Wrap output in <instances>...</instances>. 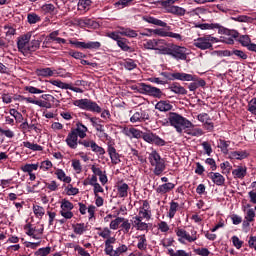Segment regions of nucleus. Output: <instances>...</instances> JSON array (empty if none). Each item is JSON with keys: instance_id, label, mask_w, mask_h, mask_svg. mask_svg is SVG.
<instances>
[{"instance_id": "25", "label": "nucleus", "mask_w": 256, "mask_h": 256, "mask_svg": "<svg viewBox=\"0 0 256 256\" xmlns=\"http://www.w3.org/2000/svg\"><path fill=\"white\" fill-rule=\"evenodd\" d=\"M66 143L70 149H77V134L73 130L70 134H68L66 138Z\"/></svg>"}, {"instance_id": "59", "label": "nucleus", "mask_w": 256, "mask_h": 256, "mask_svg": "<svg viewBox=\"0 0 256 256\" xmlns=\"http://www.w3.org/2000/svg\"><path fill=\"white\" fill-rule=\"evenodd\" d=\"M51 253V247L39 248L36 252V256H47Z\"/></svg>"}, {"instance_id": "47", "label": "nucleus", "mask_w": 256, "mask_h": 256, "mask_svg": "<svg viewBox=\"0 0 256 256\" xmlns=\"http://www.w3.org/2000/svg\"><path fill=\"white\" fill-rule=\"evenodd\" d=\"M123 219V217H117L116 219L112 220L109 225L110 229L117 231V229H119V225H122Z\"/></svg>"}, {"instance_id": "2", "label": "nucleus", "mask_w": 256, "mask_h": 256, "mask_svg": "<svg viewBox=\"0 0 256 256\" xmlns=\"http://www.w3.org/2000/svg\"><path fill=\"white\" fill-rule=\"evenodd\" d=\"M148 161L151 167H154V175H161L165 171V160L161 158V155L156 150H153L148 155Z\"/></svg>"}, {"instance_id": "63", "label": "nucleus", "mask_w": 256, "mask_h": 256, "mask_svg": "<svg viewBox=\"0 0 256 256\" xmlns=\"http://www.w3.org/2000/svg\"><path fill=\"white\" fill-rule=\"evenodd\" d=\"M66 193L67 195H77L79 193V188H75L70 184L66 187Z\"/></svg>"}, {"instance_id": "10", "label": "nucleus", "mask_w": 256, "mask_h": 256, "mask_svg": "<svg viewBox=\"0 0 256 256\" xmlns=\"http://www.w3.org/2000/svg\"><path fill=\"white\" fill-rule=\"evenodd\" d=\"M171 57L177 59V61H186L187 60V48L183 46H178L172 44V54Z\"/></svg>"}, {"instance_id": "39", "label": "nucleus", "mask_w": 256, "mask_h": 256, "mask_svg": "<svg viewBox=\"0 0 256 256\" xmlns=\"http://www.w3.org/2000/svg\"><path fill=\"white\" fill-rule=\"evenodd\" d=\"M198 121H201L204 125H208V127L213 128V123H211V118H209V114L207 113L199 114Z\"/></svg>"}, {"instance_id": "41", "label": "nucleus", "mask_w": 256, "mask_h": 256, "mask_svg": "<svg viewBox=\"0 0 256 256\" xmlns=\"http://www.w3.org/2000/svg\"><path fill=\"white\" fill-rule=\"evenodd\" d=\"M24 147L26 149H30L31 151H43V146L35 143H31L29 141L23 142Z\"/></svg>"}, {"instance_id": "37", "label": "nucleus", "mask_w": 256, "mask_h": 256, "mask_svg": "<svg viewBox=\"0 0 256 256\" xmlns=\"http://www.w3.org/2000/svg\"><path fill=\"white\" fill-rule=\"evenodd\" d=\"M156 109H158V111H171L173 106L167 101H160L156 104Z\"/></svg>"}, {"instance_id": "61", "label": "nucleus", "mask_w": 256, "mask_h": 256, "mask_svg": "<svg viewBox=\"0 0 256 256\" xmlns=\"http://www.w3.org/2000/svg\"><path fill=\"white\" fill-rule=\"evenodd\" d=\"M155 135L153 133L147 132L142 134V138L146 143H154L155 141Z\"/></svg>"}, {"instance_id": "8", "label": "nucleus", "mask_w": 256, "mask_h": 256, "mask_svg": "<svg viewBox=\"0 0 256 256\" xmlns=\"http://www.w3.org/2000/svg\"><path fill=\"white\" fill-rule=\"evenodd\" d=\"M73 203H71L67 199H63L60 205V215L64 217L66 220L73 219Z\"/></svg>"}, {"instance_id": "55", "label": "nucleus", "mask_w": 256, "mask_h": 256, "mask_svg": "<svg viewBox=\"0 0 256 256\" xmlns=\"http://www.w3.org/2000/svg\"><path fill=\"white\" fill-rule=\"evenodd\" d=\"M117 45H118V47H120V49H122V51H129V49H131V47H129V45H127V39H125V38H120L117 41Z\"/></svg>"}, {"instance_id": "9", "label": "nucleus", "mask_w": 256, "mask_h": 256, "mask_svg": "<svg viewBox=\"0 0 256 256\" xmlns=\"http://www.w3.org/2000/svg\"><path fill=\"white\" fill-rule=\"evenodd\" d=\"M140 91L141 93H145L146 95H150L151 97H157L158 99H161V96L163 95L161 89L153 87L151 85H147L145 83H140Z\"/></svg>"}, {"instance_id": "12", "label": "nucleus", "mask_w": 256, "mask_h": 256, "mask_svg": "<svg viewBox=\"0 0 256 256\" xmlns=\"http://www.w3.org/2000/svg\"><path fill=\"white\" fill-rule=\"evenodd\" d=\"M71 45H75L77 49H101V42H79L70 41Z\"/></svg>"}, {"instance_id": "16", "label": "nucleus", "mask_w": 256, "mask_h": 256, "mask_svg": "<svg viewBox=\"0 0 256 256\" xmlns=\"http://www.w3.org/2000/svg\"><path fill=\"white\" fill-rule=\"evenodd\" d=\"M132 225L136 231H147V229H149V225L136 216L133 217Z\"/></svg>"}, {"instance_id": "3", "label": "nucleus", "mask_w": 256, "mask_h": 256, "mask_svg": "<svg viewBox=\"0 0 256 256\" xmlns=\"http://www.w3.org/2000/svg\"><path fill=\"white\" fill-rule=\"evenodd\" d=\"M168 119L172 127H175V129H191V127H193V123H191V121L175 112H171Z\"/></svg>"}, {"instance_id": "15", "label": "nucleus", "mask_w": 256, "mask_h": 256, "mask_svg": "<svg viewBox=\"0 0 256 256\" xmlns=\"http://www.w3.org/2000/svg\"><path fill=\"white\" fill-rule=\"evenodd\" d=\"M209 179L214 182L215 185L221 186L225 185V177L219 172H210L208 174Z\"/></svg>"}, {"instance_id": "18", "label": "nucleus", "mask_w": 256, "mask_h": 256, "mask_svg": "<svg viewBox=\"0 0 256 256\" xmlns=\"http://www.w3.org/2000/svg\"><path fill=\"white\" fill-rule=\"evenodd\" d=\"M248 157L249 152L247 150L232 151L229 153V159H237L238 161H242V159H247Z\"/></svg>"}, {"instance_id": "49", "label": "nucleus", "mask_w": 256, "mask_h": 256, "mask_svg": "<svg viewBox=\"0 0 256 256\" xmlns=\"http://www.w3.org/2000/svg\"><path fill=\"white\" fill-rule=\"evenodd\" d=\"M53 167V162L50 160H44L39 163L38 168L41 169V171H49Z\"/></svg>"}, {"instance_id": "34", "label": "nucleus", "mask_w": 256, "mask_h": 256, "mask_svg": "<svg viewBox=\"0 0 256 256\" xmlns=\"http://www.w3.org/2000/svg\"><path fill=\"white\" fill-rule=\"evenodd\" d=\"M38 77H53L54 73L51 68H41L36 70Z\"/></svg>"}, {"instance_id": "33", "label": "nucleus", "mask_w": 256, "mask_h": 256, "mask_svg": "<svg viewBox=\"0 0 256 256\" xmlns=\"http://www.w3.org/2000/svg\"><path fill=\"white\" fill-rule=\"evenodd\" d=\"M72 229L76 235H83L85 231H87V224L85 223H77L72 225Z\"/></svg>"}, {"instance_id": "29", "label": "nucleus", "mask_w": 256, "mask_h": 256, "mask_svg": "<svg viewBox=\"0 0 256 256\" xmlns=\"http://www.w3.org/2000/svg\"><path fill=\"white\" fill-rule=\"evenodd\" d=\"M41 11L44 15H55L57 13V8L52 3H49L42 5Z\"/></svg>"}, {"instance_id": "42", "label": "nucleus", "mask_w": 256, "mask_h": 256, "mask_svg": "<svg viewBox=\"0 0 256 256\" xmlns=\"http://www.w3.org/2000/svg\"><path fill=\"white\" fill-rule=\"evenodd\" d=\"M33 213L37 219H43V215H45V208L39 205L33 206Z\"/></svg>"}, {"instance_id": "7", "label": "nucleus", "mask_w": 256, "mask_h": 256, "mask_svg": "<svg viewBox=\"0 0 256 256\" xmlns=\"http://www.w3.org/2000/svg\"><path fill=\"white\" fill-rule=\"evenodd\" d=\"M32 35L33 32H28L18 37L17 47L20 53H29V41H31Z\"/></svg>"}, {"instance_id": "21", "label": "nucleus", "mask_w": 256, "mask_h": 256, "mask_svg": "<svg viewBox=\"0 0 256 256\" xmlns=\"http://www.w3.org/2000/svg\"><path fill=\"white\" fill-rule=\"evenodd\" d=\"M174 77L178 81H197L196 75H191L187 73L176 72Z\"/></svg>"}, {"instance_id": "58", "label": "nucleus", "mask_w": 256, "mask_h": 256, "mask_svg": "<svg viewBox=\"0 0 256 256\" xmlns=\"http://www.w3.org/2000/svg\"><path fill=\"white\" fill-rule=\"evenodd\" d=\"M220 31H223L224 35H229L230 37H233V39H237L239 37V32L235 30H229L227 28H221Z\"/></svg>"}, {"instance_id": "60", "label": "nucleus", "mask_w": 256, "mask_h": 256, "mask_svg": "<svg viewBox=\"0 0 256 256\" xmlns=\"http://www.w3.org/2000/svg\"><path fill=\"white\" fill-rule=\"evenodd\" d=\"M46 188L50 191H59V184L57 183V181L52 180L46 183Z\"/></svg>"}, {"instance_id": "48", "label": "nucleus", "mask_w": 256, "mask_h": 256, "mask_svg": "<svg viewBox=\"0 0 256 256\" xmlns=\"http://www.w3.org/2000/svg\"><path fill=\"white\" fill-rule=\"evenodd\" d=\"M27 21L30 25H35V23H39V21H41V17L36 13H29L27 15Z\"/></svg>"}, {"instance_id": "51", "label": "nucleus", "mask_w": 256, "mask_h": 256, "mask_svg": "<svg viewBox=\"0 0 256 256\" xmlns=\"http://www.w3.org/2000/svg\"><path fill=\"white\" fill-rule=\"evenodd\" d=\"M91 150L94 153H97V155H105V149L103 147L97 145V143H95V142H92Z\"/></svg>"}, {"instance_id": "27", "label": "nucleus", "mask_w": 256, "mask_h": 256, "mask_svg": "<svg viewBox=\"0 0 256 256\" xmlns=\"http://www.w3.org/2000/svg\"><path fill=\"white\" fill-rule=\"evenodd\" d=\"M122 133L128 135L130 138L134 137L135 139H141V137H143V132L139 129H124L122 130Z\"/></svg>"}, {"instance_id": "50", "label": "nucleus", "mask_w": 256, "mask_h": 256, "mask_svg": "<svg viewBox=\"0 0 256 256\" xmlns=\"http://www.w3.org/2000/svg\"><path fill=\"white\" fill-rule=\"evenodd\" d=\"M233 19L234 21H238V23H253V21H255L254 18H251L247 15H241Z\"/></svg>"}, {"instance_id": "28", "label": "nucleus", "mask_w": 256, "mask_h": 256, "mask_svg": "<svg viewBox=\"0 0 256 256\" xmlns=\"http://www.w3.org/2000/svg\"><path fill=\"white\" fill-rule=\"evenodd\" d=\"M54 175H56L59 181H63V183L71 182V176H67V174H65V171L63 169L56 168Z\"/></svg>"}, {"instance_id": "1", "label": "nucleus", "mask_w": 256, "mask_h": 256, "mask_svg": "<svg viewBox=\"0 0 256 256\" xmlns=\"http://www.w3.org/2000/svg\"><path fill=\"white\" fill-rule=\"evenodd\" d=\"M116 242H117V238L116 239H111L108 242L106 248H104V252L106 253V255H108V256H122V255H125V253L129 252V245L120 243L119 245L114 247L113 245H115Z\"/></svg>"}, {"instance_id": "13", "label": "nucleus", "mask_w": 256, "mask_h": 256, "mask_svg": "<svg viewBox=\"0 0 256 256\" xmlns=\"http://www.w3.org/2000/svg\"><path fill=\"white\" fill-rule=\"evenodd\" d=\"M163 9H165L166 13H171L172 15H176L177 17H183L187 10L185 8L175 6V5H161Z\"/></svg>"}, {"instance_id": "20", "label": "nucleus", "mask_w": 256, "mask_h": 256, "mask_svg": "<svg viewBox=\"0 0 256 256\" xmlns=\"http://www.w3.org/2000/svg\"><path fill=\"white\" fill-rule=\"evenodd\" d=\"M191 81H193V82L188 85L189 91H197V89H199V87H205V85H207L205 80H203L197 76H196V80H191Z\"/></svg>"}, {"instance_id": "43", "label": "nucleus", "mask_w": 256, "mask_h": 256, "mask_svg": "<svg viewBox=\"0 0 256 256\" xmlns=\"http://www.w3.org/2000/svg\"><path fill=\"white\" fill-rule=\"evenodd\" d=\"M120 35H123L124 37H137V31L131 29V28H122L120 31Z\"/></svg>"}, {"instance_id": "6", "label": "nucleus", "mask_w": 256, "mask_h": 256, "mask_svg": "<svg viewBox=\"0 0 256 256\" xmlns=\"http://www.w3.org/2000/svg\"><path fill=\"white\" fill-rule=\"evenodd\" d=\"M176 235L179 237V243H185V241H188V243H193L198 239L197 232L194 229L191 230V234L187 233V230L185 229H178L176 231Z\"/></svg>"}, {"instance_id": "46", "label": "nucleus", "mask_w": 256, "mask_h": 256, "mask_svg": "<svg viewBox=\"0 0 256 256\" xmlns=\"http://www.w3.org/2000/svg\"><path fill=\"white\" fill-rule=\"evenodd\" d=\"M41 47V40H32L28 45V53L35 52Z\"/></svg>"}, {"instance_id": "19", "label": "nucleus", "mask_w": 256, "mask_h": 256, "mask_svg": "<svg viewBox=\"0 0 256 256\" xmlns=\"http://www.w3.org/2000/svg\"><path fill=\"white\" fill-rule=\"evenodd\" d=\"M168 89H170L172 93H175L176 95H187V89L177 82L172 83Z\"/></svg>"}, {"instance_id": "53", "label": "nucleus", "mask_w": 256, "mask_h": 256, "mask_svg": "<svg viewBox=\"0 0 256 256\" xmlns=\"http://www.w3.org/2000/svg\"><path fill=\"white\" fill-rule=\"evenodd\" d=\"M238 41L243 47H249V45L251 44V38L249 37V35L240 36Z\"/></svg>"}, {"instance_id": "64", "label": "nucleus", "mask_w": 256, "mask_h": 256, "mask_svg": "<svg viewBox=\"0 0 256 256\" xmlns=\"http://www.w3.org/2000/svg\"><path fill=\"white\" fill-rule=\"evenodd\" d=\"M196 255L200 256H209L211 255V252L207 248H198L195 250Z\"/></svg>"}, {"instance_id": "44", "label": "nucleus", "mask_w": 256, "mask_h": 256, "mask_svg": "<svg viewBox=\"0 0 256 256\" xmlns=\"http://www.w3.org/2000/svg\"><path fill=\"white\" fill-rule=\"evenodd\" d=\"M196 27L198 29H202V30H211V29H221V25L219 24H207V23H204V24H198L196 25Z\"/></svg>"}, {"instance_id": "5", "label": "nucleus", "mask_w": 256, "mask_h": 256, "mask_svg": "<svg viewBox=\"0 0 256 256\" xmlns=\"http://www.w3.org/2000/svg\"><path fill=\"white\" fill-rule=\"evenodd\" d=\"M75 107H79V109H84L85 111H92L93 113H101V108L97 104V102H93L87 98L75 100L73 102Z\"/></svg>"}, {"instance_id": "14", "label": "nucleus", "mask_w": 256, "mask_h": 256, "mask_svg": "<svg viewBox=\"0 0 256 256\" xmlns=\"http://www.w3.org/2000/svg\"><path fill=\"white\" fill-rule=\"evenodd\" d=\"M97 229V235L99 237H102V239H106L104 241V249H107V244L111 241V239H116L115 237H111V229L108 227L105 228H96Z\"/></svg>"}, {"instance_id": "17", "label": "nucleus", "mask_w": 256, "mask_h": 256, "mask_svg": "<svg viewBox=\"0 0 256 256\" xmlns=\"http://www.w3.org/2000/svg\"><path fill=\"white\" fill-rule=\"evenodd\" d=\"M232 175L234 179H245V176L247 175V167L243 165L237 166L233 171Z\"/></svg>"}, {"instance_id": "30", "label": "nucleus", "mask_w": 256, "mask_h": 256, "mask_svg": "<svg viewBox=\"0 0 256 256\" xmlns=\"http://www.w3.org/2000/svg\"><path fill=\"white\" fill-rule=\"evenodd\" d=\"M144 21H146V23H150L152 25H157L158 27H167V23L162 21V20H159L155 17H152V16H146L144 17Z\"/></svg>"}, {"instance_id": "26", "label": "nucleus", "mask_w": 256, "mask_h": 256, "mask_svg": "<svg viewBox=\"0 0 256 256\" xmlns=\"http://www.w3.org/2000/svg\"><path fill=\"white\" fill-rule=\"evenodd\" d=\"M117 193L121 198H125L129 196V185L127 183H119L117 185Z\"/></svg>"}, {"instance_id": "36", "label": "nucleus", "mask_w": 256, "mask_h": 256, "mask_svg": "<svg viewBox=\"0 0 256 256\" xmlns=\"http://www.w3.org/2000/svg\"><path fill=\"white\" fill-rule=\"evenodd\" d=\"M245 222L246 225H249V223H253V221H255V210L253 208H249L248 210H246V214H245Z\"/></svg>"}, {"instance_id": "24", "label": "nucleus", "mask_w": 256, "mask_h": 256, "mask_svg": "<svg viewBox=\"0 0 256 256\" xmlns=\"http://www.w3.org/2000/svg\"><path fill=\"white\" fill-rule=\"evenodd\" d=\"M177 131L180 135H183L184 137H187V135H192V137H199L200 135H203V132L197 129H177Z\"/></svg>"}, {"instance_id": "31", "label": "nucleus", "mask_w": 256, "mask_h": 256, "mask_svg": "<svg viewBox=\"0 0 256 256\" xmlns=\"http://www.w3.org/2000/svg\"><path fill=\"white\" fill-rule=\"evenodd\" d=\"M136 239L138 240L137 249H139V251H146L147 250V237L145 236V234L137 236Z\"/></svg>"}, {"instance_id": "52", "label": "nucleus", "mask_w": 256, "mask_h": 256, "mask_svg": "<svg viewBox=\"0 0 256 256\" xmlns=\"http://www.w3.org/2000/svg\"><path fill=\"white\" fill-rule=\"evenodd\" d=\"M247 111H249V113L252 115H256V98H252L248 102Z\"/></svg>"}, {"instance_id": "38", "label": "nucleus", "mask_w": 256, "mask_h": 256, "mask_svg": "<svg viewBox=\"0 0 256 256\" xmlns=\"http://www.w3.org/2000/svg\"><path fill=\"white\" fill-rule=\"evenodd\" d=\"M162 41L163 40H156V39L148 40L144 43V48L157 50L159 43H162Z\"/></svg>"}, {"instance_id": "45", "label": "nucleus", "mask_w": 256, "mask_h": 256, "mask_svg": "<svg viewBox=\"0 0 256 256\" xmlns=\"http://www.w3.org/2000/svg\"><path fill=\"white\" fill-rule=\"evenodd\" d=\"M71 163H72L71 165L73 170L75 171V173L79 175L83 171V166L81 165V161L77 159H72Z\"/></svg>"}, {"instance_id": "4", "label": "nucleus", "mask_w": 256, "mask_h": 256, "mask_svg": "<svg viewBox=\"0 0 256 256\" xmlns=\"http://www.w3.org/2000/svg\"><path fill=\"white\" fill-rule=\"evenodd\" d=\"M219 39L216 37H213L211 35H206L203 37H199L194 40V47H197V49H201L202 51H205L207 49L213 48V43H218Z\"/></svg>"}, {"instance_id": "32", "label": "nucleus", "mask_w": 256, "mask_h": 256, "mask_svg": "<svg viewBox=\"0 0 256 256\" xmlns=\"http://www.w3.org/2000/svg\"><path fill=\"white\" fill-rule=\"evenodd\" d=\"M229 145H231L230 141H225L223 139L218 140V149L224 153V155H229Z\"/></svg>"}, {"instance_id": "57", "label": "nucleus", "mask_w": 256, "mask_h": 256, "mask_svg": "<svg viewBox=\"0 0 256 256\" xmlns=\"http://www.w3.org/2000/svg\"><path fill=\"white\" fill-rule=\"evenodd\" d=\"M121 228L123 233L127 234L129 231H131V224L129 223V219L123 218Z\"/></svg>"}, {"instance_id": "23", "label": "nucleus", "mask_w": 256, "mask_h": 256, "mask_svg": "<svg viewBox=\"0 0 256 256\" xmlns=\"http://www.w3.org/2000/svg\"><path fill=\"white\" fill-rule=\"evenodd\" d=\"M108 155L111 159V162L114 165H117L118 163H121V159H119V153H117V150L113 146L108 147Z\"/></svg>"}, {"instance_id": "40", "label": "nucleus", "mask_w": 256, "mask_h": 256, "mask_svg": "<svg viewBox=\"0 0 256 256\" xmlns=\"http://www.w3.org/2000/svg\"><path fill=\"white\" fill-rule=\"evenodd\" d=\"M23 173H32L33 171H37L39 169V162L36 164H25L21 167Z\"/></svg>"}, {"instance_id": "11", "label": "nucleus", "mask_w": 256, "mask_h": 256, "mask_svg": "<svg viewBox=\"0 0 256 256\" xmlns=\"http://www.w3.org/2000/svg\"><path fill=\"white\" fill-rule=\"evenodd\" d=\"M25 231L26 235L32 237V239H35L36 241H41V238L43 237V228L33 227L28 224L25 226Z\"/></svg>"}, {"instance_id": "54", "label": "nucleus", "mask_w": 256, "mask_h": 256, "mask_svg": "<svg viewBox=\"0 0 256 256\" xmlns=\"http://www.w3.org/2000/svg\"><path fill=\"white\" fill-rule=\"evenodd\" d=\"M144 120H145V116H143V112H136L130 118L131 123H137L139 121H144Z\"/></svg>"}, {"instance_id": "62", "label": "nucleus", "mask_w": 256, "mask_h": 256, "mask_svg": "<svg viewBox=\"0 0 256 256\" xmlns=\"http://www.w3.org/2000/svg\"><path fill=\"white\" fill-rule=\"evenodd\" d=\"M74 251H76L78 253V255H80V256H91V254L89 252H87L85 250V248H83L79 245L74 246Z\"/></svg>"}, {"instance_id": "35", "label": "nucleus", "mask_w": 256, "mask_h": 256, "mask_svg": "<svg viewBox=\"0 0 256 256\" xmlns=\"http://www.w3.org/2000/svg\"><path fill=\"white\" fill-rule=\"evenodd\" d=\"M179 211V203L172 201L170 202V208L168 211V217L169 219H173L175 217V214Z\"/></svg>"}, {"instance_id": "22", "label": "nucleus", "mask_w": 256, "mask_h": 256, "mask_svg": "<svg viewBox=\"0 0 256 256\" xmlns=\"http://www.w3.org/2000/svg\"><path fill=\"white\" fill-rule=\"evenodd\" d=\"M173 189H175V184L168 182L158 186L156 192L160 193V195H165V193H169V191H173Z\"/></svg>"}, {"instance_id": "56", "label": "nucleus", "mask_w": 256, "mask_h": 256, "mask_svg": "<svg viewBox=\"0 0 256 256\" xmlns=\"http://www.w3.org/2000/svg\"><path fill=\"white\" fill-rule=\"evenodd\" d=\"M136 218H140L142 220L144 219H151V216L149 215V210L145 208H140L138 216H135Z\"/></svg>"}]
</instances>
